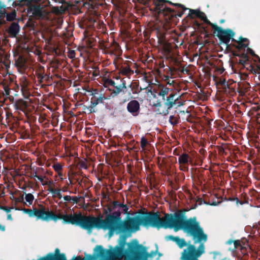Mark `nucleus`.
I'll return each instance as SVG.
<instances>
[{"label": "nucleus", "instance_id": "53", "mask_svg": "<svg viewBox=\"0 0 260 260\" xmlns=\"http://www.w3.org/2000/svg\"><path fill=\"white\" fill-rule=\"evenodd\" d=\"M42 183L43 185H50L53 184V182L51 181H46V182L43 181V182H42Z\"/></svg>", "mask_w": 260, "mask_h": 260}, {"label": "nucleus", "instance_id": "1", "mask_svg": "<svg viewBox=\"0 0 260 260\" xmlns=\"http://www.w3.org/2000/svg\"><path fill=\"white\" fill-rule=\"evenodd\" d=\"M140 214L131 217L132 232L140 230V225L145 228H156L158 229L161 228H170L174 229L175 232L183 230L185 233L192 236L194 239H197L196 242L206 241L207 239V236L199 222L197 221L196 217L186 219L182 210H179L173 214H165L162 218L158 212H141Z\"/></svg>", "mask_w": 260, "mask_h": 260}, {"label": "nucleus", "instance_id": "15", "mask_svg": "<svg viewBox=\"0 0 260 260\" xmlns=\"http://www.w3.org/2000/svg\"><path fill=\"white\" fill-rule=\"evenodd\" d=\"M97 93H92L93 96L91 98V105L93 107L96 106L99 104H103L104 101L106 100V97L103 94H100L99 96H96Z\"/></svg>", "mask_w": 260, "mask_h": 260}, {"label": "nucleus", "instance_id": "27", "mask_svg": "<svg viewBox=\"0 0 260 260\" xmlns=\"http://www.w3.org/2000/svg\"><path fill=\"white\" fill-rule=\"evenodd\" d=\"M63 199L65 201L77 203L79 201V198L76 196H64Z\"/></svg>", "mask_w": 260, "mask_h": 260}, {"label": "nucleus", "instance_id": "24", "mask_svg": "<svg viewBox=\"0 0 260 260\" xmlns=\"http://www.w3.org/2000/svg\"><path fill=\"white\" fill-rule=\"evenodd\" d=\"M170 109H168V107H162V108H157L154 110V112L157 114L161 115L163 116H166L169 114Z\"/></svg>", "mask_w": 260, "mask_h": 260}, {"label": "nucleus", "instance_id": "56", "mask_svg": "<svg viewBox=\"0 0 260 260\" xmlns=\"http://www.w3.org/2000/svg\"><path fill=\"white\" fill-rule=\"evenodd\" d=\"M51 185H49V187H48V189H47V190H48L49 192H51L52 193H53V192L55 191V189L53 188Z\"/></svg>", "mask_w": 260, "mask_h": 260}, {"label": "nucleus", "instance_id": "57", "mask_svg": "<svg viewBox=\"0 0 260 260\" xmlns=\"http://www.w3.org/2000/svg\"><path fill=\"white\" fill-rule=\"evenodd\" d=\"M90 113H95L96 112V110H95L94 109L95 107H92V106L90 105Z\"/></svg>", "mask_w": 260, "mask_h": 260}, {"label": "nucleus", "instance_id": "7", "mask_svg": "<svg viewBox=\"0 0 260 260\" xmlns=\"http://www.w3.org/2000/svg\"><path fill=\"white\" fill-rule=\"evenodd\" d=\"M207 236V235L205 234ZM192 237H193L192 236ZM193 240L194 241V243H200V244L197 249L195 246L192 244H189L186 249H184L182 253L181 259L182 260H199V257L203 253L205 252V247L203 243H201L202 241L205 242L207 241V239L206 241L202 240L200 242H196L197 239Z\"/></svg>", "mask_w": 260, "mask_h": 260}, {"label": "nucleus", "instance_id": "46", "mask_svg": "<svg viewBox=\"0 0 260 260\" xmlns=\"http://www.w3.org/2000/svg\"><path fill=\"white\" fill-rule=\"evenodd\" d=\"M153 106L157 108H162V104L160 101H158L156 103H153Z\"/></svg>", "mask_w": 260, "mask_h": 260}, {"label": "nucleus", "instance_id": "21", "mask_svg": "<svg viewBox=\"0 0 260 260\" xmlns=\"http://www.w3.org/2000/svg\"><path fill=\"white\" fill-rule=\"evenodd\" d=\"M35 75L37 79H42V76L45 73V68L40 64H38L36 67L35 70Z\"/></svg>", "mask_w": 260, "mask_h": 260}, {"label": "nucleus", "instance_id": "13", "mask_svg": "<svg viewBox=\"0 0 260 260\" xmlns=\"http://www.w3.org/2000/svg\"><path fill=\"white\" fill-rule=\"evenodd\" d=\"M20 30V26L18 22H13L11 24L8 29V33L11 38L17 37Z\"/></svg>", "mask_w": 260, "mask_h": 260}, {"label": "nucleus", "instance_id": "2", "mask_svg": "<svg viewBox=\"0 0 260 260\" xmlns=\"http://www.w3.org/2000/svg\"><path fill=\"white\" fill-rule=\"evenodd\" d=\"M121 213L119 210L114 211L106 215L104 219L101 216H85L81 213L71 214L70 224L78 225L90 232L94 228L108 230L110 235L114 232L132 233L131 217L123 221Z\"/></svg>", "mask_w": 260, "mask_h": 260}, {"label": "nucleus", "instance_id": "48", "mask_svg": "<svg viewBox=\"0 0 260 260\" xmlns=\"http://www.w3.org/2000/svg\"><path fill=\"white\" fill-rule=\"evenodd\" d=\"M6 11L5 10L2 11L1 10L0 11V18L1 19H4L6 17Z\"/></svg>", "mask_w": 260, "mask_h": 260}, {"label": "nucleus", "instance_id": "34", "mask_svg": "<svg viewBox=\"0 0 260 260\" xmlns=\"http://www.w3.org/2000/svg\"><path fill=\"white\" fill-rule=\"evenodd\" d=\"M107 209H104L103 211V213L107 215L110 213H112L111 212L113 211L112 209L111 206L110 204H108L106 205Z\"/></svg>", "mask_w": 260, "mask_h": 260}, {"label": "nucleus", "instance_id": "64", "mask_svg": "<svg viewBox=\"0 0 260 260\" xmlns=\"http://www.w3.org/2000/svg\"><path fill=\"white\" fill-rule=\"evenodd\" d=\"M181 72H182V73H184V72H185V73H188V70L187 69H184V68H183V69L181 70Z\"/></svg>", "mask_w": 260, "mask_h": 260}, {"label": "nucleus", "instance_id": "11", "mask_svg": "<svg viewBox=\"0 0 260 260\" xmlns=\"http://www.w3.org/2000/svg\"><path fill=\"white\" fill-rule=\"evenodd\" d=\"M126 108L128 112L131 113L134 116H136L140 112V104L136 100L131 101L128 103Z\"/></svg>", "mask_w": 260, "mask_h": 260}, {"label": "nucleus", "instance_id": "20", "mask_svg": "<svg viewBox=\"0 0 260 260\" xmlns=\"http://www.w3.org/2000/svg\"><path fill=\"white\" fill-rule=\"evenodd\" d=\"M27 105L26 101L23 99H19L14 104V107L16 110L23 111L26 108Z\"/></svg>", "mask_w": 260, "mask_h": 260}, {"label": "nucleus", "instance_id": "38", "mask_svg": "<svg viewBox=\"0 0 260 260\" xmlns=\"http://www.w3.org/2000/svg\"><path fill=\"white\" fill-rule=\"evenodd\" d=\"M80 167L82 169H86L87 168V165L86 163V159L84 160H81L79 162Z\"/></svg>", "mask_w": 260, "mask_h": 260}, {"label": "nucleus", "instance_id": "22", "mask_svg": "<svg viewBox=\"0 0 260 260\" xmlns=\"http://www.w3.org/2000/svg\"><path fill=\"white\" fill-rule=\"evenodd\" d=\"M38 81L40 84L45 82L48 84H51L52 81V78L50 76V73H44L42 76V79H38Z\"/></svg>", "mask_w": 260, "mask_h": 260}, {"label": "nucleus", "instance_id": "55", "mask_svg": "<svg viewBox=\"0 0 260 260\" xmlns=\"http://www.w3.org/2000/svg\"><path fill=\"white\" fill-rule=\"evenodd\" d=\"M102 195L103 199L110 200L109 197L104 192H102Z\"/></svg>", "mask_w": 260, "mask_h": 260}, {"label": "nucleus", "instance_id": "30", "mask_svg": "<svg viewBox=\"0 0 260 260\" xmlns=\"http://www.w3.org/2000/svg\"><path fill=\"white\" fill-rule=\"evenodd\" d=\"M25 194V200L27 202L29 205H31L34 200V197L31 193H26Z\"/></svg>", "mask_w": 260, "mask_h": 260}, {"label": "nucleus", "instance_id": "23", "mask_svg": "<svg viewBox=\"0 0 260 260\" xmlns=\"http://www.w3.org/2000/svg\"><path fill=\"white\" fill-rule=\"evenodd\" d=\"M248 249H250V246L248 245V241L244 242L243 245L240 247V251L243 256H248Z\"/></svg>", "mask_w": 260, "mask_h": 260}, {"label": "nucleus", "instance_id": "28", "mask_svg": "<svg viewBox=\"0 0 260 260\" xmlns=\"http://www.w3.org/2000/svg\"><path fill=\"white\" fill-rule=\"evenodd\" d=\"M202 20L203 21H204V22L205 23H206V24H208L209 25H210L212 28L214 30V31L218 27V26L216 24H214L212 22H211L207 18V17L205 16V15H204V16L203 17V19H202Z\"/></svg>", "mask_w": 260, "mask_h": 260}, {"label": "nucleus", "instance_id": "54", "mask_svg": "<svg viewBox=\"0 0 260 260\" xmlns=\"http://www.w3.org/2000/svg\"><path fill=\"white\" fill-rule=\"evenodd\" d=\"M197 202H199V205H202L203 202H204V203L205 204H207V203L205 201H204L202 198H199L198 200H197Z\"/></svg>", "mask_w": 260, "mask_h": 260}, {"label": "nucleus", "instance_id": "14", "mask_svg": "<svg viewBox=\"0 0 260 260\" xmlns=\"http://www.w3.org/2000/svg\"><path fill=\"white\" fill-rule=\"evenodd\" d=\"M237 45L234 44H231V46H232L240 51L241 50L248 47L249 40L247 38L240 37L238 42H237Z\"/></svg>", "mask_w": 260, "mask_h": 260}, {"label": "nucleus", "instance_id": "41", "mask_svg": "<svg viewBox=\"0 0 260 260\" xmlns=\"http://www.w3.org/2000/svg\"><path fill=\"white\" fill-rule=\"evenodd\" d=\"M75 55H76V53L74 50H69V51L68 52V56L70 58L73 59V58H75Z\"/></svg>", "mask_w": 260, "mask_h": 260}, {"label": "nucleus", "instance_id": "63", "mask_svg": "<svg viewBox=\"0 0 260 260\" xmlns=\"http://www.w3.org/2000/svg\"><path fill=\"white\" fill-rule=\"evenodd\" d=\"M234 241H233V240H232L230 239V240H228V241H227L226 243H227L228 244H231L232 243H234Z\"/></svg>", "mask_w": 260, "mask_h": 260}, {"label": "nucleus", "instance_id": "50", "mask_svg": "<svg viewBox=\"0 0 260 260\" xmlns=\"http://www.w3.org/2000/svg\"><path fill=\"white\" fill-rule=\"evenodd\" d=\"M247 51L251 54L252 55V56H257V57H258L257 55H256L253 50H252L251 49L247 47Z\"/></svg>", "mask_w": 260, "mask_h": 260}, {"label": "nucleus", "instance_id": "10", "mask_svg": "<svg viewBox=\"0 0 260 260\" xmlns=\"http://www.w3.org/2000/svg\"><path fill=\"white\" fill-rule=\"evenodd\" d=\"M179 96L174 91L170 92L169 95L165 98L164 101V105L166 107H168V109H171L177 104V102L178 101Z\"/></svg>", "mask_w": 260, "mask_h": 260}, {"label": "nucleus", "instance_id": "39", "mask_svg": "<svg viewBox=\"0 0 260 260\" xmlns=\"http://www.w3.org/2000/svg\"><path fill=\"white\" fill-rule=\"evenodd\" d=\"M52 194L56 195L59 199L62 198L60 189H55V191Z\"/></svg>", "mask_w": 260, "mask_h": 260}, {"label": "nucleus", "instance_id": "45", "mask_svg": "<svg viewBox=\"0 0 260 260\" xmlns=\"http://www.w3.org/2000/svg\"><path fill=\"white\" fill-rule=\"evenodd\" d=\"M165 81H166L167 83L170 85H171L173 83H174V81L173 80L171 81L170 77L168 76H165Z\"/></svg>", "mask_w": 260, "mask_h": 260}, {"label": "nucleus", "instance_id": "62", "mask_svg": "<svg viewBox=\"0 0 260 260\" xmlns=\"http://www.w3.org/2000/svg\"><path fill=\"white\" fill-rule=\"evenodd\" d=\"M125 205L123 204V203H119L118 202V207H121V208H123V207Z\"/></svg>", "mask_w": 260, "mask_h": 260}, {"label": "nucleus", "instance_id": "40", "mask_svg": "<svg viewBox=\"0 0 260 260\" xmlns=\"http://www.w3.org/2000/svg\"><path fill=\"white\" fill-rule=\"evenodd\" d=\"M178 237H174L173 236V235H168V236H166V237H165V239L167 240V241H168V240H172L174 242H175L176 239Z\"/></svg>", "mask_w": 260, "mask_h": 260}, {"label": "nucleus", "instance_id": "6", "mask_svg": "<svg viewBox=\"0 0 260 260\" xmlns=\"http://www.w3.org/2000/svg\"><path fill=\"white\" fill-rule=\"evenodd\" d=\"M125 244V240L121 241L119 243V246H116L114 249H105L102 245H96L94 249V252L96 253L97 257L106 258L108 256L113 257L117 259H121L124 256L125 253L124 250V245Z\"/></svg>", "mask_w": 260, "mask_h": 260}, {"label": "nucleus", "instance_id": "43", "mask_svg": "<svg viewBox=\"0 0 260 260\" xmlns=\"http://www.w3.org/2000/svg\"><path fill=\"white\" fill-rule=\"evenodd\" d=\"M16 202L21 203L23 201V196L22 195L19 198H15L13 197V199Z\"/></svg>", "mask_w": 260, "mask_h": 260}, {"label": "nucleus", "instance_id": "12", "mask_svg": "<svg viewBox=\"0 0 260 260\" xmlns=\"http://www.w3.org/2000/svg\"><path fill=\"white\" fill-rule=\"evenodd\" d=\"M172 89L167 87L166 86L159 84L158 86L157 91L156 93L158 96H161L162 99L165 101L166 96L169 95L170 92H172Z\"/></svg>", "mask_w": 260, "mask_h": 260}, {"label": "nucleus", "instance_id": "4", "mask_svg": "<svg viewBox=\"0 0 260 260\" xmlns=\"http://www.w3.org/2000/svg\"><path fill=\"white\" fill-rule=\"evenodd\" d=\"M40 209L34 208L33 209L24 208L23 211L27 214L30 217L35 216L37 219L43 221L52 220L56 221L59 219H62L64 223L70 224L71 214H56L53 211H49L48 208L47 210H46L45 206L42 205H40Z\"/></svg>", "mask_w": 260, "mask_h": 260}, {"label": "nucleus", "instance_id": "49", "mask_svg": "<svg viewBox=\"0 0 260 260\" xmlns=\"http://www.w3.org/2000/svg\"><path fill=\"white\" fill-rule=\"evenodd\" d=\"M128 209H129L128 207L126 205H125L122 208V210L125 214H129L128 212Z\"/></svg>", "mask_w": 260, "mask_h": 260}, {"label": "nucleus", "instance_id": "44", "mask_svg": "<svg viewBox=\"0 0 260 260\" xmlns=\"http://www.w3.org/2000/svg\"><path fill=\"white\" fill-rule=\"evenodd\" d=\"M112 209L115 210L118 207V201H113L110 203Z\"/></svg>", "mask_w": 260, "mask_h": 260}, {"label": "nucleus", "instance_id": "31", "mask_svg": "<svg viewBox=\"0 0 260 260\" xmlns=\"http://www.w3.org/2000/svg\"><path fill=\"white\" fill-rule=\"evenodd\" d=\"M104 85L105 87L107 86H111L113 87L116 85L115 82L111 79H107L104 82Z\"/></svg>", "mask_w": 260, "mask_h": 260}, {"label": "nucleus", "instance_id": "60", "mask_svg": "<svg viewBox=\"0 0 260 260\" xmlns=\"http://www.w3.org/2000/svg\"><path fill=\"white\" fill-rule=\"evenodd\" d=\"M7 219L8 220H12V215L11 214H8L7 215Z\"/></svg>", "mask_w": 260, "mask_h": 260}, {"label": "nucleus", "instance_id": "58", "mask_svg": "<svg viewBox=\"0 0 260 260\" xmlns=\"http://www.w3.org/2000/svg\"><path fill=\"white\" fill-rule=\"evenodd\" d=\"M219 203H220V202H218L217 203L215 201H213L211 203H207V204H209V205H212V206H216V205H217L218 204H219Z\"/></svg>", "mask_w": 260, "mask_h": 260}, {"label": "nucleus", "instance_id": "51", "mask_svg": "<svg viewBox=\"0 0 260 260\" xmlns=\"http://www.w3.org/2000/svg\"><path fill=\"white\" fill-rule=\"evenodd\" d=\"M2 208L1 209H2L3 210H4L5 211H6L7 213H9L11 211V209L10 208H8L7 207H6V206H2Z\"/></svg>", "mask_w": 260, "mask_h": 260}, {"label": "nucleus", "instance_id": "52", "mask_svg": "<svg viewBox=\"0 0 260 260\" xmlns=\"http://www.w3.org/2000/svg\"><path fill=\"white\" fill-rule=\"evenodd\" d=\"M34 177L37 178L41 182H43V181H44V178L42 176L37 175L36 173H35Z\"/></svg>", "mask_w": 260, "mask_h": 260}, {"label": "nucleus", "instance_id": "26", "mask_svg": "<svg viewBox=\"0 0 260 260\" xmlns=\"http://www.w3.org/2000/svg\"><path fill=\"white\" fill-rule=\"evenodd\" d=\"M6 20L8 21H13L16 19V12L14 10L11 13L6 12Z\"/></svg>", "mask_w": 260, "mask_h": 260}, {"label": "nucleus", "instance_id": "42", "mask_svg": "<svg viewBox=\"0 0 260 260\" xmlns=\"http://www.w3.org/2000/svg\"><path fill=\"white\" fill-rule=\"evenodd\" d=\"M234 248L237 249L238 247L242 245L241 242L239 240H235L234 241Z\"/></svg>", "mask_w": 260, "mask_h": 260}, {"label": "nucleus", "instance_id": "47", "mask_svg": "<svg viewBox=\"0 0 260 260\" xmlns=\"http://www.w3.org/2000/svg\"><path fill=\"white\" fill-rule=\"evenodd\" d=\"M248 60H246L245 59L242 58L239 60L238 63L244 66L246 62Z\"/></svg>", "mask_w": 260, "mask_h": 260}, {"label": "nucleus", "instance_id": "19", "mask_svg": "<svg viewBox=\"0 0 260 260\" xmlns=\"http://www.w3.org/2000/svg\"><path fill=\"white\" fill-rule=\"evenodd\" d=\"M189 13L188 16L191 18L194 17L200 18L201 20L205 15L203 12L200 11L199 10L189 9Z\"/></svg>", "mask_w": 260, "mask_h": 260}, {"label": "nucleus", "instance_id": "5", "mask_svg": "<svg viewBox=\"0 0 260 260\" xmlns=\"http://www.w3.org/2000/svg\"><path fill=\"white\" fill-rule=\"evenodd\" d=\"M41 1V0H9V2H12V5L14 7L27 6L28 16L35 19H42L45 17L43 7L38 4Z\"/></svg>", "mask_w": 260, "mask_h": 260}, {"label": "nucleus", "instance_id": "8", "mask_svg": "<svg viewBox=\"0 0 260 260\" xmlns=\"http://www.w3.org/2000/svg\"><path fill=\"white\" fill-rule=\"evenodd\" d=\"M213 34L218 38L220 44H225L226 49H230L231 45V44H230V40L235 35V32L233 30L230 28L224 29L218 26L214 31Z\"/></svg>", "mask_w": 260, "mask_h": 260}, {"label": "nucleus", "instance_id": "16", "mask_svg": "<svg viewBox=\"0 0 260 260\" xmlns=\"http://www.w3.org/2000/svg\"><path fill=\"white\" fill-rule=\"evenodd\" d=\"M107 53L110 54L111 55L114 54L116 56H120L122 53L119 44L115 42H113L110 48L107 50Z\"/></svg>", "mask_w": 260, "mask_h": 260}, {"label": "nucleus", "instance_id": "17", "mask_svg": "<svg viewBox=\"0 0 260 260\" xmlns=\"http://www.w3.org/2000/svg\"><path fill=\"white\" fill-rule=\"evenodd\" d=\"M120 73L124 76L129 77L134 74V71L131 69L130 66L127 61L124 62L119 69Z\"/></svg>", "mask_w": 260, "mask_h": 260}, {"label": "nucleus", "instance_id": "18", "mask_svg": "<svg viewBox=\"0 0 260 260\" xmlns=\"http://www.w3.org/2000/svg\"><path fill=\"white\" fill-rule=\"evenodd\" d=\"M114 89H112L109 88V90L111 91V95L112 97L118 95L122 90L123 89H126V83L125 81L123 79L121 80V84L117 86L115 85Z\"/></svg>", "mask_w": 260, "mask_h": 260}, {"label": "nucleus", "instance_id": "3", "mask_svg": "<svg viewBox=\"0 0 260 260\" xmlns=\"http://www.w3.org/2000/svg\"><path fill=\"white\" fill-rule=\"evenodd\" d=\"M150 0H140L144 5H147ZM155 10L159 16H162L166 21L171 20L174 17H181L184 11L189 9L185 8L183 5L173 3L169 1L154 0Z\"/></svg>", "mask_w": 260, "mask_h": 260}, {"label": "nucleus", "instance_id": "35", "mask_svg": "<svg viewBox=\"0 0 260 260\" xmlns=\"http://www.w3.org/2000/svg\"><path fill=\"white\" fill-rule=\"evenodd\" d=\"M233 55L234 56H236L238 57H239L241 58L245 59L246 60H249V57L247 54L245 53H234Z\"/></svg>", "mask_w": 260, "mask_h": 260}, {"label": "nucleus", "instance_id": "33", "mask_svg": "<svg viewBox=\"0 0 260 260\" xmlns=\"http://www.w3.org/2000/svg\"><path fill=\"white\" fill-rule=\"evenodd\" d=\"M3 89H4V92H3V95L4 96H8V95H10V88L6 84H4L3 85Z\"/></svg>", "mask_w": 260, "mask_h": 260}, {"label": "nucleus", "instance_id": "32", "mask_svg": "<svg viewBox=\"0 0 260 260\" xmlns=\"http://www.w3.org/2000/svg\"><path fill=\"white\" fill-rule=\"evenodd\" d=\"M169 122L173 125H176L178 123V118L173 115H171L169 117Z\"/></svg>", "mask_w": 260, "mask_h": 260}, {"label": "nucleus", "instance_id": "9", "mask_svg": "<svg viewBox=\"0 0 260 260\" xmlns=\"http://www.w3.org/2000/svg\"><path fill=\"white\" fill-rule=\"evenodd\" d=\"M179 169L182 171H188L189 164H192V159L188 153H183L178 157Z\"/></svg>", "mask_w": 260, "mask_h": 260}, {"label": "nucleus", "instance_id": "37", "mask_svg": "<svg viewBox=\"0 0 260 260\" xmlns=\"http://www.w3.org/2000/svg\"><path fill=\"white\" fill-rule=\"evenodd\" d=\"M148 144V141L147 139L143 137L141 139V147L144 149L147 144Z\"/></svg>", "mask_w": 260, "mask_h": 260}, {"label": "nucleus", "instance_id": "29", "mask_svg": "<svg viewBox=\"0 0 260 260\" xmlns=\"http://www.w3.org/2000/svg\"><path fill=\"white\" fill-rule=\"evenodd\" d=\"M175 242L181 248L187 245V243L185 240L184 239H180L179 237H177Z\"/></svg>", "mask_w": 260, "mask_h": 260}, {"label": "nucleus", "instance_id": "59", "mask_svg": "<svg viewBox=\"0 0 260 260\" xmlns=\"http://www.w3.org/2000/svg\"><path fill=\"white\" fill-rule=\"evenodd\" d=\"M229 200H230V201L236 200L237 204H238L240 202L239 200L237 198H230Z\"/></svg>", "mask_w": 260, "mask_h": 260}, {"label": "nucleus", "instance_id": "36", "mask_svg": "<svg viewBox=\"0 0 260 260\" xmlns=\"http://www.w3.org/2000/svg\"><path fill=\"white\" fill-rule=\"evenodd\" d=\"M53 168L55 172L59 173L62 170V166L60 164L56 163L53 165Z\"/></svg>", "mask_w": 260, "mask_h": 260}, {"label": "nucleus", "instance_id": "61", "mask_svg": "<svg viewBox=\"0 0 260 260\" xmlns=\"http://www.w3.org/2000/svg\"><path fill=\"white\" fill-rule=\"evenodd\" d=\"M129 248L130 249L131 251L132 252L135 249V247L134 246H129Z\"/></svg>", "mask_w": 260, "mask_h": 260}, {"label": "nucleus", "instance_id": "25", "mask_svg": "<svg viewBox=\"0 0 260 260\" xmlns=\"http://www.w3.org/2000/svg\"><path fill=\"white\" fill-rule=\"evenodd\" d=\"M137 248L138 249H141L143 250V252L140 253V254H144L143 259L144 260H147V258L149 257H152V254H151L150 253H148L147 252H146V248L145 247L143 246L142 245L138 244L137 246Z\"/></svg>", "mask_w": 260, "mask_h": 260}]
</instances>
